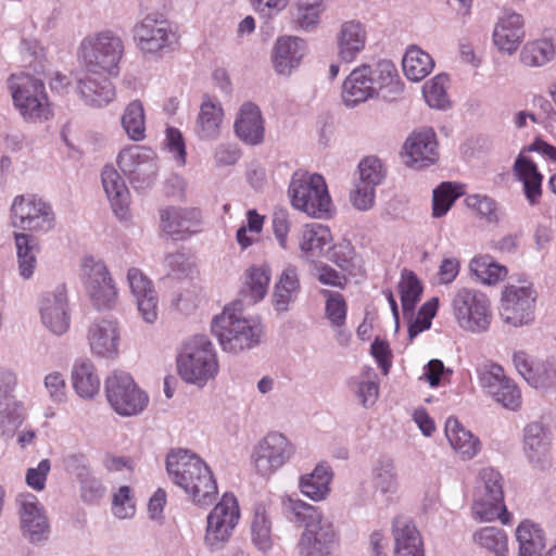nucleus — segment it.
<instances>
[{
  "label": "nucleus",
  "instance_id": "obj_30",
  "mask_svg": "<svg viewBox=\"0 0 556 556\" xmlns=\"http://www.w3.org/2000/svg\"><path fill=\"white\" fill-rule=\"evenodd\" d=\"M445 437L451 447L463 458L471 459L481 450V442L456 417H448L445 422Z\"/></svg>",
  "mask_w": 556,
  "mask_h": 556
},
{
  "label": "nucleus",
  "instance_id": "obj_48",
  "mask_svg": "<svg viewBox=\"0 0 556 556\" xmlns=\"http://www.w3.org/2000/svg\"><path fill=\"white\" fill-rule=\"evenodd\" d=\"M252 542L261 551H267L271 546V523L264 506L258 505L254 509L251 522Z\"/></svg>",
  "mask_w": 556,
  "mask_h": 556
},
{
  "label": "nucleus",
  "instance_id": "obj_14",
  "mask_svg": "<svg viewBox=\"0 0 556 556\" xmlns=\"http://www.w3.org/2000/svg\"><path fill=\"white\" fill-rule=\"evenodd\" d=\"M484 494L473 503V513L481 521L500 519L503 525L510 522V514L504 504L502 476L492 468L481 471Z\"/></svg>",
  "mask_w": 556,
  "mask_h": 556
},
{
  "label": "nucleus",
  "instance_id": "obj_54",
  "mask_svg": "<svg viewBox=\"0 0 556 556\" xmlns=\"http://www.w3.org/2000/svg\"><path fill=\"white\" fill-rule=\"evenodd\" d=\"M478 381L490 395L501 388L509 377L504 368L494 362H486L477 368Z\"/></svg>",
  "mask_w": 556,
  "mask_h": 556
},
{
  "label": "nucleus",
  "instance_id": "obj_40",
  "mask_svg": "<svg viewBox=\"0 0 556 556\" xmlns=\"http://www.w3.org/2000/svg\"><path fill=\"white\" fill-rule=\"evenodd\" d=\"M520 556H540L545 546L543 530L535 523L525 520L516 530Z\"/></svg>",
  "mask_w": 556,
  "mask_h": 556
},
{
  "label": "nucleus",
  "instance_id": "obj_44",
  "mask_svg": "<svg viewBox=\"0 0 556 556\" xmlns=\"http://www.w3.org/2000/svg\"><path fill=\"white\" fill-rule=\"evenodd\" d=\"M14 240L17 250L20 275L24 279H29L37 265L36 253L38 252V247L34 242L33 237L24 232H15Z\"/></svg>",
  "mask_w": 556,
  "mask_h": 556
},
{
  "label": "nucleus",
  "instance_id": "obj_55",
  "mask_svg": "<svg viewBox=\"0 0 556 556\" xmlns=\"http://www.w3.org/2000/svg\"><path fill=\"white\" fill-rule=\"evenodd\" d=\"M295 22L303 29L316 26L324 11L323 0H295Z\"/></svg>",
  "mask_w": 556,
  "mask_h": 556
},
{
  "label": "nucleus",
  "instance_id": "obj_37",
  "mask_svg": "<svg viewBox=\"0 0 556 556\" xmlns=\"http://www.w3.org/2000/svg\"><path fill=\"white\" fill-rule=\"evenodd\" d=\"M332 471L329 466L317 465L311 473L300 478L301 492L313 501L324 500L330 491Z\"/></svg>",
  "mask_w": 556,
  "mask_h": 556
},
{
  "label": "nucleus",
  "instance_id": "obj_35",
  "mask_svg": "<svg viewBox=\"0 0 556 556\" xmlns=\"http://www.w3.org/2000/svg\"><path fill=\"white\" fill-rule=\"evenodd\" d=\"M72 382L76 393L84 399H92L100 390V379L94 365L89 359H78L72 370Z\"/></svg>",
  "mask_w": 556,
  "mask_h": 556
},
{
  "label": "nucleus",
  "instance_id": "obj_24",
  "mask_svg": "<svg viewBox=\"0 0 556 556\" xmlns=\"http://www.w3.org/2000/svg\"><path fill=\"white\" fill-rule=\"evenodd\" d=\"M200 217L198 208L168 207L161 212V227L170 237L185 239L197 231Z\"/></svg>",
  "mask_w": 556,
  "mask_h": 556
},
{
  "label": "nucleus",
  "instance_id": "obj_16",
  "mask_svg": "<svg viewBox=\"0 0 556 556\" xmlns=\"http://www.w3.org/2000/svg\"><path fill=\"white\" fill-rule=\"evenodd\" d=\"M121 170L130 181H148L157 172L155 152L143 146H130L123 149L117 156Z\"/></svg>",
  "mask_w": 556,
  "mask_h": 556
},
{
  "label": "nucleus",
  "instance_id": "obj_36",
  "mask_svg": "<svg viewBox=\"0 0 556 556\" xmlns=\"http://www.w3.org/2000/svg\"><path fill=\"white\" fill-rule=\"evenodd\" d=\"M331 240L332 236L327 226L309 223L300 231L299 247L306 257H313L317 256Z\"/></svg>",
  "mask_w": 556,
  "mask_h": 556
},
{
  "label": "nucleus",
  "instance_id": "obj_39",
  "mask_svg": "<svg viewBox=\"0 0 556 556\" xmlns=\"http://www.w3.org/2000/svg\"><path fill=\"white\" fill-rule=\"evenodd\" d=\"M402 65L403 72L408 79L419 81L431 73L434 62L429 53L416 46H412L406 50Z\"/></svg>",
  "mask_w": 556,
  "mask_h": 556
},
{
  "label": "nucleus",
  "instance_id": "obj_7",
  "mask_svg": "<svg viewBox=\"0 0 556 556\" xmlns=\"http://www.w3.org/2000/svg\"><path fill=\"white\" fill-rule=\"evenodd\" d=\"M452 313L458 327L472 333L488 331L493 318L490 298L473 288H459L452 299Z\"/></svg>",
  "mask_w": 556,
  "mask_h": 556
},
{
  "label": "nucleus",
  "instance_id": "obj_32",
  "mask_svg": "<svg viewBox=\"0 0 556 556\" xmlns=\"http://www.w3.org/2000/svg\"><path fill=\"white\" fill-rule=\"evenodd\" d=\"M102 185L115 215L126 218L129 212V190L113 166H105L102 170Z\"/></svg>",
  "mask_w": 556,
  "mask_h": 556
},
{
  "label": "nucleus",
  "instance_id": "obj_43",
  "mask_svg": "<svg viewBox=\"0 0 556 556\" xmlns=\"http://www.w3.org/2000/svg\"><path fill=\"white\" fill-rule=\"evenodd\" d=\"M525 451L530 462L540 464L549 452V442L543 426L529 424L525 429Z\"/></svg>",
  "mask_w": 556,
  "mask_h": 556
},
{
  "label": "nucleus",
  "instance_id": "obj_18",
  "mask_svg": "<svg viewBox=\"0 0 556 556\" xmlns=\"http://www.w3.org/2000/svg\"><path fill=\"white\" fill-rule=\"evenodd\" d=\"M42 323L55 334H63L70 328V314L65 286L46 292L40 301Z\"/></svg>",
  "mask_w": 556,
  "mask_h": 556
},
{
  "label": "nucleus",
  "instance_id": "obj_19",
  "mask_svg": "<svg viewBox=\"0 0 556 556\" xmlns=\"http://www.w3.org/2000/svg\"><path fill=\"white\" fill-rule=\"evenodd\" d=\"M174 37L170 25L165 20L146 16L135 27V40L143 53H156L170 43Z\"/></svg>",
  "mask_w": 556,
  "mask_h": 556
},
{
  "label": "nucleus",
  "instance_id": "obj_6",
  "mask_svg": "<svg viewBox=\"0 0 556 556\" xmlns=\"http://www.w3.org/2000/svg\"><path fill=\"white\" fill-rule=\"evenodd\" d=\"M124 42L112 30L87 36L80 43L79 56L87 70L103 71L108 76L118 74V64L124 55Z\"/></svg>",
  "mask_w": 556,
  "mask_h": 556
},
{
  "label": "nucleus",
  "instance_id": "obj_33",
  "mask_svg": "<svg viewBox=\"0 0 556 556\" xmlns=\"http://www.w3.org/2000/svg\"><path fill=\"white\" fill-rule=\"evenodd\" d=\"M367 33L359 22L348 21L338 34V54L346 63L353 62L366 45Z\"/></svg>",
  "mask_w": 556,
  "mask_h": 556
},
{
  "label": "nucleus",
  "instance_id": "obj_63",
  "mask_svg": "<svg viewBox=\"0 0 556 556\" xmlns=\"http://www.w3.org/2000/svg\"><path fill=\"white\" fill-rule=\"evenodd\" d=\"M355 255L354 247L350 242H340L332 247L329 260L343 270L352 266Z\"/></svg>",
  "mask_w": 556,
  "mask_h": 556
},
{
  "label": "nucleus",
  "instance_id": "obj_22",
  "mask_svg": "<svg viewBox=\"0 0 556 556\" xmlns=\"http://www.w3.org/2000/svg\"><path fill=\"white\" fill-rule=\"evenodd\" d=\"M77 89L86 104L91 106H104L115 98V88L101 70L92 73L85 66L77 80Z\"/></svg>",
  "mask_w": 556,
  "mask_h": 556
},
{
  "label": "nucleus",
  "instance_id": "obj_3",
  "mask_svg": "<svg viewBox=\"0 0 556 556\" xmlns=\"http://www.w3.org/2000/svg\"><path fill=\"white\" fill-rule=\"evenodd\" d=\"M399 84L396 67L388 61L375 66L363 64L354 68L342 85V100L348 106H355L376 97L380 90Z\"/></svg>",
  "mask_w": 556,
  "mask_h": 556
},
{
  "label": "nucleus",
  "instance_id": "obj_11",
  "mask_svg": "<svg viewBox=\"0 0 556 556\" xmlns=\"http://www.w3.org/2000/svg\"><path fill=\"white\" fill-rule=\"evenodd\" d=\"M105 394L110 405L122 416L140 414L149 403L148 394L125 371H114L105 379Z\"/></svg>",
  "mask_w": 556,
  "mask_h": 556
},
{
  "label": "nucleus",
  "instance_id": "obj_17",
  "mask_svg": "<svg viewBox=\"0 0 556 556\" xmlns=\"http://www.w3.org/2000/svg\"><path fill=\"white\" fill-rule=\"evenodd\" d=\"M84 269L86 288L93 304L98 308L112 307L117 299V290L106 266L90 257L85 260Z\"/></svg>",
  "mask_w": 556,
  "mask_h": 556
},
{
  "label": "nucleus",
  "instance_id": "obj_10",
  "mask_svg": "<svg viewBox=\"0 0 556 556\" xmlns=\"http://www.w3.org/2000/svg\"><path fill=\"white\" fill-rule=\"evenodd\" d=\"M240 516L237 497L231 493H225L207 515L205 545L212 551L223 548L232 536Z\"/></svg>",
  "mask_w": 556,
  "mask_h": 556
},
{
  "label": "nucleus",
  "instance_id": "obj_64",
  "mask_svg": "<svg viewBox=\"0 0 556 556\" xmlns=\"http://www.w3.org/2000/svg\"><path fill=\"white\" fill-rule=\"evenodd\" d=\"M127 280L135 298L154 291L152 281L138 268H130L128 270Z\"/></svg>",
  "mask_w": 556,
  "mask_h": 556
},
{
  "label": "nucleus",
  "instance_id": "obj_1",
  "mask_svg": "<svg viewBox=\"0 0 556 556\" xmlns=\"http://www.w3.org/2000/svg\"><path fill=\"white\" fill-rule=\"evenodd\" d=\"M166 468L173 481L185 490L197 505H210L217 495V483L210 467L198 455L186 450L167 456Z\"/></svg>",
  "mask_w": 556,
  "mask_h": 556
},
{
  "label": "nucleus",
  "instance_id": "obj_20",
  "mask_svg": "<svg viewBox=\"0 0 556 556\" xmlns=\"http://www.w3.org/2000/svg\"><path fill=\"white\" fill-rule=\"evenodd\" d=\"M17 386L16 375L7 368H0V430L16 427L23 419V404L16 401L13 391Z\"/></svg>",
  "mask_w": 556,
  "mask_h": 556
},
{
  "label": "nucleus",
  "instance_id": "obj_28",
  "mask_svg": "<svg viewBox=\"0 0 556 556\" xmlns=\"http://www.w3.org/2000/svg\"><path fill=\"white\" fill-rule=\"evenodd\" d=\"M305 52V43L296 37L283 36L277 39L274 47L273 63L280 75H289L301 63Z\"/></svg>",
  "mask_w": 556,
  "mask_h": 556
},
{
  "label": "nucleus",
  "instance_id": "obj_53",
  "mask_svg": "<svg viewBox=\"0 0 556 556\" xmlns=\"http://www.w3.org/2000/svg\"><path fill=\"white\" fill-rule=\"evenodd\" d=\"M265 216L252 208L247 212V225H242L237 230V242L241 249L251 247L263 231Z\"/></svg>",
  "mask_w": 556,
  "mask_h": 556
},
{
  "label": "nucleus",
  "instance_id": "obj_51",
  "mask_svg": "<svg viewBox=\"0 0 556 556\" xmlns=\"http://www.w3.org/2000/svg\"><path fill=\"white\" fill-rule=\"evenodd\" d=\"M320 293L326 298L325 314L333 328H341L345 325L348 304L344 296L339 292L323 289Z\"/></svg>",
  "mask_w": 556,
  "mask_h": 556
},
{
  "label": "nucleus",
  "instance_id": "obj_59",
  "mask_svg": "<svg viewBox=\"0 0 556 556\" xmlns=\"http://www.w3.org/2000/svg\"><path fill=\"white\" fill-rule=\"evenodd\" d=\"M112 511L119 519L130 518L135 515L136 506L127 485L121 486L113 495Z\"/></svg>",
  "mask_w": 556,
  "mask_h": 556
},
{
  "label": "nucleus",
  "instance_id": "obj_57",
  "mask_svg": "<svg viewBox=\"0 0 556 556\" xmlns=\"http://www.w3.org/2000/svg\"><path fill=\"white\" fill-rule=\"evenodd\" d=\"M438 309V300L432 299L426 302L418 311L415 320L408 326V334L410 339L417 337L420 332L431 327L432 318Z\"/></svg>",
  "mask_w": 556,
  "mask_h": 556
},
{
  "label": "nucleus",
  "instance_id": "obj_46",
  "mask_svg": "<svg viewBox=\"0 0 556 556\" xmlns=\"http://www.w3.org/2000/svg\"><path fill=\"white\" fill-rule=\"evenodd\" d=\"M473 542L493 552L496 556H507L508 539L506 532L497 527H483L473 533Z\"/></svg>",
  "mask_w": 556,
  "mask_h": 556
},
{
  "label": "nucleus",
  "instance_id": "obj_38",
  "mask_svg": "<svg viewBox=\"0 0 556 556\" xmlns=\"http://www.w3.org/2000/svg\"><path fill=\"white\" fill-rule=\"evenodd\" d=\"M556 56V45L552 39L540 38L528 41L521 52L520 61L529 67L543 66Z\"/></svg>",
  "mask_w": 556,
  "mask_h": 556
},
{
  "label": "nucleus",
  "instance_id": "obj_62",
  "mask_svg": "<svg viewBox=\"0 0 556 556\" xmlns=\"http://www.w3.org/2000/svg\"><path fill=\"white\" fill-rule=\"evenodd\" d=\"M352 205L359 211H367L375 203V188L358 182L350 194Z\"/></svg>",
  "mask_w": 556,
  "mask_h": 556
},
{
  "label": "nucleus",
  "instance_id": "obj_12",
  "mask_svg": "<svg viewBox=\"0 0 556 556\" xmlns=\"http://www.w3.org/2000/svg\"><path fill=\"white\" fill-rule=\"evenodd\" d=\"M11 219L14 227L30 232H47L55 225L50 203L36 194H21L13 199Z\"/></svg>",
  "mask_w": 556,
  "mask_h": 556
},
{
  "label": "nucleus",
  "instance_id": "obj_41",
  "mask_svg": "<svg viewBox=\"0 0 556 556\" xmlns=\"http://www.w3.org/2000/svg\"><path fill=\"white\" fill-rule=\"evenodd\" d=\"M469 270L483 285L494 286L506 278L508 269L490 255H477L469 263Z\"/></svg>",
  "mask_w": 556,
  "mask_h": 556
},
{
  "label": "nucleus",
  "instance_id": "obj_4",
  "mask_svg": "<svg viewBox=\"0 0 556 556\" xmlns=\"http://www.w3.org/2000/svg\"><path fill=\"white\" fill-rule=\"evenodd\" d=\"M212 331L224 351L239 353L260 343L261 325L242 317L236 304L226 306L212 323Z\"/></svg>",
  "mask_w": 556,
  "mask_h": 556
},
{
  "label": "nucleus",
  "instance_id": "obj_23",
  "mask_svg": "<svg viewBox=\"0 0 556 556\" xmlns=\"http://www.w3.org/2000/svg\"><path fill=\"white\" fill-rule=\"evenodd\" d=\"M406 163L410 166L427 167L439 159L438 142L432 130L413 132L404 143Z\"/></svg>",
  "mask_w": 556,
  "mask_h": 556
},
{
  "label": "nucleus",
  "instance_id": "obj_42",
  "mask_svg": "<svg viewBox=\"0 0 556 556\" xmlns=\"http://www.w3.org/2000/svg\"><path fill=\"white\" fill-rule=\"evenodd\" d=\"M270 282V269L266 265H253L245 270L242 292L256 303L265 298Z\"/></svg>",
  "mask_w": 556,
  "mask_h": 556
},
{
  "label": "nucleus",
  "instance_id": "obj_34",
  "mask_svg": "<svg viewBox=\"0 0 556 556\" xmlns=\"http://www.w3.org/2000/svg\"><path fill=\"white\" fill-rule=\"evenodd\" d=\"M224 110L218 101L205 96L195 121V134L200 139L213 140L220 134Z\"/></svg>",
  "mask_w": 556,
  "mask_h": 556
},
{
  "label": "nucleus",
  "instance_id": "obj_25",
  "mask_svg": "<svg viewBox=\"0 0 556 556\" xmlns=\"http://www.w3.org/2000/svg\"><path fill=\"white\" fill-rule=\"evenodd\" d=\"M235 132L247 144L257 146L264 140V121L258 106L247 102L242 104L235 121Z\"/></svg>",
  "mask_w": 556,
  "mask_h": 556
},
{
  "label": "nucleus",
  "instance_id": "obj_49",
  "mask_svg": "<svg viewBox=\"0 0 556 556\" xmlns=\"http://www.w3.org/2000/svg\"><path fill=\"white\" fill-rule=\"evenodd\" d=\"M403 311L412 312L422 293V285L415 273L404 269L399 282Z\"/></svg>",
  "mask_w": 556,
  "mask_h": 556
},
{
  "label": "nucleus",
  "instance_id": "obj_27",
  "mask_svg": "<svg viewBox=\"0 0 556 556\" xmlns=\"http://www.w3.org/2000/svg\"><path fill=\"white\" fill-rule=\"evenodd\" d=\"M395 546L394 556H424V542L412 520L397 517L392 529Z\"/></svg>",
  "mask_w": 556,
  "mask_h": 556
},
{
  "label": "nucleus",
  "instance_id": "obj_8",
  "mask_svg": "<svg viewBox=\"0 0 556 556\" xmlns=\"http://www.w3.org/2000/svg\"><path fill=\"white\" fill-rule=\"evenodd\" d=\"M289 194L296 208L313 217H323L330 212L331 198L321 175L298 170L293 174Z\"/></svg>",
  "mask_w": 556,
  "mask_h": 556
},
{
  "label": "nucleus",
  "instance_id": "obj_45",
  "mask_svg": "<svg viewBox=\"0 0 556 556\" xmlns=\"http://www.w3.org/2000/svg\"><path fill=\"white\" fill-rule=\"evenodd\" d=\"M300 289L296 268L292 265L286 267L275 287L274 304L278 311H285L295 298Z\"/></svg>",
  "mask_w": 556,
  "mask_h": 556
},
{
  "label": "nucleus",
  "instance_id": "obj_29",
  "mask_svg": "<svg viewBox=\"0 0 556 556\" xmlns=\"http://www.w3.org/2000/svg\"><path fill=\"white\" fill-rule=\"evenodd\" d=\"M514 174L522 184L523 193L530 205H536L542 198L543 175L536 164L528 156L520 153L514 163Z\"/></svg>",
  "mask_w": 556,
  "mask_h": 556
},
{
  "label": "nucleus",
  "instance_id": "obj_56",
  "mask_svg": "<svg viewBox=\"0 0 556 556\" xmlns=\"http://www.w3.org/2000/svg\"><path fill=\"white\" fill-rule=\"evenodd\" d=\"M359 182L376 187L384 177V168L381 161L375 156H367L358 165Z\"/></svg>",
  "mask_w": 556,
  "mask_h": 556
},
{
  "label": "nucleus",
  "instance_id": "obj_5",
  "mask_svg": "<svg viewBox=\"0 0 556 556\" xmlns=\"http://www.w3.org/2000/svg\"><path fill=\"white\" fill-rule=\"evenodd\" d=\"M13 104L24 121L41 123L53 115L45 84L28 74H13L9 78Z\"/></svg>",
  "mask_w": 556,
  "mask_h": 556
},
{
  "label": "nucleus",
  "instance_id": "obj_15",
  "mask_svg": "<svg viewBox=\"0 0 556 556\" xmlns=\"http://www.w3.org/2000/svg\"><path fill=\"white\" fill-rule=\"evenodd\" d=\"M294 452V445L286 435L270 432L256 446L254 465L261 475L269 476L288 463Z\"/></svg>",
  "mask_w": 556,
  "mask_h": 556
},
{
  "label": "nucleus",
  "instance_id": "obj_50",
  "mask_svg": "<svg viewBox=\"0 0 556 556\" xmlns=\"http://www.w3.org/2000/svg\"><path fill=\"white\" fill-rule=\"evenodd\" d=\"M462 187L445 181L440 184L434 190L432 195V215L433 217H441L445 215L455 200L462 195Z\"/></svg>",
  "mask_w": 556,
  "mask_h": 556
},
{
  "label": "nucleus",
  "instance_id": "obj_52",
  "mask_svg": "<svg viewBox=\"0 0 556 556\" xmlns=\"http://www.w3.org/2000/svg\"><path fill=\"white\" fill-rule=\"evenodd\" d=\"M448 76L439 74L428 80L422 87V93L429 106L435 109H444L448 104L446 88L448 85Z\"/></svg>",
  "mask_w": 556,
  "mask_h": 556
},
{
  "label": "nucleus",
  "instance_id": "obj_61",
  "mask_svg": "<svg viewBox=\"0 0 556 556\" xmlns=\"http://www.w3.org/2000/svg\"><path fill=\"white\" fill-rule=\"evenodd\" d=\"M166 147L179 165L186 164V144L182 134L177 128L166 129Z\"/></svg>",
  "mask_w": 556,
  "mask_h": 556
},
{
  "label": "nucleus",
  "instance_id": "obj_13",
  "mask_svg": "<svg viewBox=\"0 0 556 556\" xmlns=\"http://www.w3.org/2000/svg\"><path fill=\"white\" fill-rule=\"evenodd\" d=\"M536 296V291L531 282L506 285L500 302V315L504 323L514 327L531 323L534 318Z\"/></svg>",
  "mask_w": 556,
  "mask_h": 556
},
{
  "label": "nucleus",
  "instance_id": "obj_58",
  "mask_svg": "<svg viewBox=\"0 0 556 556\" xmlns=\"http://www.w3.org/2000/svg\"><path fill=\"white\" fill-rule=\"evenodd\" d=\"M493 399L504 407L516 410L521 406V392L511 378L493 393Z\"/></svg>",
  "mask_w": 556,
  "mask_h": 556
},
{
  "label": "nucleus",
  "instance_id": "obj_31",
  "mask_svg": "<svg viewBox=\"0 0 556 556\" xmlns=\"http://www.w3.org/2000/svg\"><path fill=\"white\" fill-rule=\"evenodd\" d=\"M88 341L93 354L102 357L115 355L119 342L117 324L105 319L93 323L88 331Z\"/></svg>",
  "mask_w": 556,
  "mask_h": 556
},
{
  "label": "nucleus",
  "instance_id": "obj_2",
  "mask_svg": "<svg viewBox=\"0 0 556 556\" xmlns=\"http://www.w3.org/2000/svg\"><path fill=\"white\" fill-rule=\"evenodd\" d=\"M285 506L293 515L294 521L303 523V532L298 544L300 556H328L337 545V533L331 522L323 519L318 509L302 501L288 498Z\"/></svg>",
  "mask_w": 556,
  "mask_h": 556
},
{
  "label": "nucleus",
  "instance_id": "obj_47",
  "mask_svg": "<svg viewBox=\"0 0 556 556\" xmlns=\"http://www.w3.org/2000/svg\"><path fill=\"white\" fill-rule=\"evenodd\" d=\"M122 125L128 137L134 141H141L146 137V116L142 103L139 100L130 102L122 117Z\"/></svg>",
  "mask_w": 556,
  "mask_h": 556
},
{
  "label": "nucleus",
  "instance_id": "obj_21",
  "mask_svg": "<svg viewBox=\"0 0 556 556\" xmlns=\"http://www.w3.org/2000/svg\"><path fill=\"white\" fill-rule=\"evenodd\" d=\"M17 503L23 532L33 543L46 539L49 532V525L38 498L30 493L21 494Z\"/></svg>",
  "mask_w": 556,
  "mask_h": 556
},
{
  "label": "nucleus",
  "instance_id": "obj_60",
  "mask_svg": "<svg viewBox=\"0 0 556 556\" xmlns=\"http://www.w3.org/2000/svg\"><path fill=\"white\" fill-rule=\"evenodd\" d=\"M78 482L80 498L83 502L87 504H97L103 498L105 494V488L101 481L93 477L91 473L80 478Z\"/></svg>",
  "mask_w": 556,
  "mask_h": 556
},
{
  "label": "nucleus",
  "instance_id": "obj_26",
  "mask_svg": "<svg viewBox=\"0 0 556 556\" xmlns=\"http://www.w3.org/2000/svg\"><path fill=\"white\" fill-rule=\"evenodd\" d=\"M523 37V18L520 14L504 15L494 27L493 42L502 52L508 54L516 52Z\"/></svg>",
  "mask_w": 556,
  "mask_h": 556
},
{
  "label": "nucleus",
  "instance_id": "obj_9",
  "mask_svg": "<svg viewBox=\"0 0 556 556\" xmlns=\"http://www.w3.org/2000/svg\"><path fill=\"white\" fill-rule=\"evenodd\" d=\"M177 367L187 382L202 384L214 378L218 363L212 342L204 336L189 340L177 359Z\"/></svg>",
  "mask_w": 556,
  "mask_h": 556
}]
</instances>
